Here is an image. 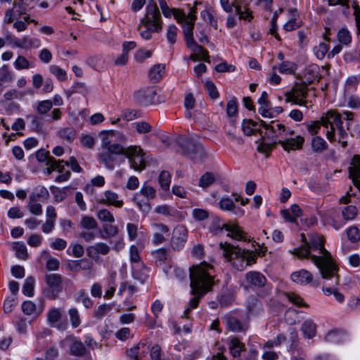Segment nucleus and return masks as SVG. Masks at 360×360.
<instances>
[{"instance_id": "nucleus-1", "label": "nucleus", "mask_w": 360, "mask_h": 360, "mask_svg": "<svg viewBox=\"0 0 360 360\" xmlns=\"http://www.w3.org/2000/svg\"><path fill=\"white\" fill-rule=\"evenodd\" d=\"M213 272V266L206 262L190 268V285L193 297L190 300L188 307L184 311L186 317H188L193 309L198 307L200 298L212 290L214 285Z\"/></svg>"}, {"instance_id": "nucleus-2", "label": "nucleus", "mask_w": 360, "mask_h": 360, "mask_svg": "<svg viewBox=\"0 0 360 360\" xmlns=\"http://www.w3.org/2000/svg\"><path fill=\"white\" fill-rule=\"evenodd\" d=\"M309 255L311 262L318 267L322 277H327L328 271L335 274L337 266L330 253L324 248L323 236L318 233L309 235Z\"/></svg>"}, {"instance_id": "nucleus-3", "label": "nucleus", "mask_w": 360, "mask_h": 360, "mask_svg": "<svg viewBox=\"0 0 360 360\" xmlns=\"http://www.w3.org/2000/svg\"><path fill=\"white\" fill-rule=\"evenodd\" d=\"M222 255L238 271L244 270L247 266L256 263L257 255L251 250H242L228 243H220Z\"/></svg>"}, {"instance_id": "nucleus-4", "label": "nucleus", "mask_w": 360, "mask_h": 360, "mask_svg": "<svg viewBox=\"0 0 360 360\" xmlns=\"http://www.w3.org/2000/svg\"><path fill=\"white\" fill-rule=\"evenodd\" d=\"M177 143L181 149V153L193 161H198L205 158L202 145L195 140L181 136L177 139Z\"/></svg>"}, {"instance_id": "nucleus-5", "label": "nucleus", "mask_w": 360, "mask_h": 360, "mask_svg": "<svg viewBox=\"0 0 360 360\" xmlns=\"http://www.w3.org/2000/svg\"><path fill=\"white\" fill-rule=\"evenodd\" d=\"M260 126L265 129L263 131L259 129V132L263 138H267L271 140H276L277 138L283 139L288 135H293L294 131L285 127L283 124L272 121L270 124L259 120Z\"/></svg>"}, {"instance_id": "nucleus-6", "label": "nucleus", "mask_w": 360, "mask_h": 360, "mask_svg": "<svg viewBox=\"0 0 360 360\" xmlns=\"http://www.w3.org/2000/svg\"><path fill=\"white\" fill-rule=\"evenodd\" d=\"M224 229L227 232V236L238 240H250L247 233H245L241 227L236 224H222L219 218H214L210 231L214 235L219 233Z\"/></svg>"}, {"instance_id": "nucleus-7", "label": "nucleus", "mask_w": 360, "mask_h": 360, "mask_svg": "<svg viewBox=\"0 0 360 360\" xmlns=\"http://www.w3.org/2000/svg\"><path fill=\"white\" fill-rule=\"evenodd\" d=\"M156 197V190L151 186L143 185L140 191L133 196V201L143 213L147 214L151 210L150 201Z\"/></svg>"}, {"instance_id": "nucleus-8", "label": "nucleus", "mask_w": 360, "mask_h": 360, "mask_svg": "<svg viewBox=\"0 0 360 360\" xmlns=\"http://www.w3.org/2000/svg\"><path fill=\"white\" fill-rule=\"evenodd\" d=\"M200 4V3L195 1L188 15H186L184 12H183V18L179 20H176L182 27L186 44H194L193 29L195 21L197 18V6Z\"/></svg>"}, {"instance_id": "nucleus-9", "label": "nucleus", "mask_w": 360, "mask_h": 360, "mask_svg": "<svg viewBox=\"0 0 360 360\" xmlns=\"http://www.w3.org/2000/svg\"><path fill=\"white\" fill-rule=\"evenodd\" d=\"M124 155L128 158L130 167L135 171L141 172L146 168L145 153L139 146L124 148Z\"/></svg>"}, {"instance_id": "nucleus-10", "label": "nucleus", "mask_w": 360, "mask_h": 360, "mask_svg": "<svg viewBox=\"0 0 360 360\" xmlns=\"http://www.w3.org/2000/svg\"><path fill=\"white\" fill-rule=\"evenodd\" d=\"M141 23L149 29L156 30V32L162 30V18L155 4L150 3L147 6L145 16L141 19Z\"/></svg>"}, {"instance_id": "nucleus-11", "label": "nucleus", "mask_w": 360, "mask_h": 360, "mask_svg": "<svg viewBox=\"0 0 360 360\" xmlns=\"http://www.w3.org/2000/svg\"><path fill=\"white\" fill-rule=\"evenodd\" d=\"M124 147L115 146L112 148L103 149L98 154V159L101 164L105 165L108 169L112 170L118 164L117 155H124Z\"/></svg>"}, {"instance_id": "nucleus-12", "label": "nucleus", "mask_w": 360, "mask_h": 360, "mask_svg": "<svg viewBox=\"0 0 360 360\" xmlns=\"http://www.w3.org/2000/svg\"><path fill=\"white\" fill-rule=\"evenodd\" d=\"M308 88L305 84L295 83L291 90L285 93V102L299 105H306Z\"/></svg>"}, {"instance_id": "nucleus-13", "label": "nucleus", "mask_w": 360, "mask_h": 360, "mask_svg": "<svg viewBox=\"0 0 360 360\" xmlns=\"http://www.w3.org/2000/svg\"><path fill=\"white\" fill-rule=\"evenodd\" d=\"M338 272V267L335 266V274H332V272L328 271L327 277H322L326 280L322 290L326 295L329 296L333 295L335 300L338 302L342 303L345 300V296L336 289V286L339 284V276Z\"/></svg>"}, {"instance_id": "nucleus-14", "label": "nucleus", "mask_w": 360, "mask_h": 360, "mask_svg": "<svg viewBox=\"0 0 360 360\" xmlns=\"http://www.w3.org/2000/svg\"><path fill=\"white\" fill-rule=\"evenodd\" d=\"M31 9L30 4L24 0H15L13 8L5 11L3 22L8 25L12 23L15 18H20L22 15Z\"/></svg>"}, {"instance_id": "nucleus-15", "label": "nucleus", "mask_w": 360, "mask_h": 360, "mask_svg": "<svg viewBox=\"0 0 360 360\" xmlns=\"http://www.w3.org/2000/svg\"><path fill=\"white\" fill-rule=\"evenodd\" d=\"M45 281L49 289L44 290L46 297L55 300L62 291L63 278L58 274H50L45 276Z\"/></svg>"}, {"instance_id": "nucleus-16", "label": "nucleus", "mask_w": 360, "mask_h": 360, "mask_svg": "<svg viewBox=\"0 0 360 360\" xmlns=\"http://www.w3.org/2000/svg\"><path fill=\"white\" fill-rule=\"evenodd\" d=\"M157 95L154 87H146L138 90L134 94V99L140 105L148 106L154 103Z\"/></svg>"}, {"instance_id": "nucleus-17", "label": "nucleus", "mask_w": 360, "mask_h": 360, "mask_svg": "<svg viewBox=\"0 0 360 360\" xmlns=\"http://www.w3.org/2000/svg\"><path fill=\"white\" fill-rule=\"evenodd\" d=\"M245 283L243 284L245 290H248L250 288H262L264 287L266 283V277L259 271H249L245 275Z\"/></svg>"}, {"instance_id": "nucleus-18", "label": "nucleus", "mask_w": 360, "mask_h": 360, "mask_svg": "<svg viewBox=\"0 0 360 360\" xmlns=\"http://www.w3.org/2000/svg\"><path fill=\"white\" fill-rule=\"evenodd\" d=\"M63 311L58 308H51L47 313V321L51 327L60 330H65L68 328L66 321H62Z\"/></svg>"}, {"instance_id": "nucleus-19", "label": "nucleus", "mask_w": 360, "mask_h": 360, "mask_svg": "<svg viewBox=\"0 0 360 360\" xmlns=\"http://www.w3.org/2000/svg\"><path fill=\"white\" fill-rule=\"evenodd\" d=\"M188 238V231L183 226L176 227L173 232L171 245L174 250H179L182 249Z\"/></svg>"}, {"instance_id": "nucleus-20", "label": "nucleus", "mask_w": 360, "mask_h": 360, "mask_svg": "<svg viewBox=\"0 0 360 360\" xmlns=\"http://www.w3.org/2000/svg\"><path fill=\"white\" fill-rule=\"evenodd\" d=\"M304 139L301 136H297L295 138H289L285 136L283 139H278V143L280 144L285 150H296L302 148Z\"/></svg>"}, {"instance_id": "nucleus-21", "label": "nucleus", "mask_w": 360, "mask_h": 360, "mask_svg": "<svg viewBox=\"0 0 360 360\" xmlns=\"http://www.w3.org/2000/svg\"><path fill=\"white\" fill-rule=\"evenodd\" d=\"M12 45L20 49H30L32 47L38 48L40 46V41L29 36H23L20 39L15 38L12 41Z\"/></svg>"}, {"instance_id": "nucleus-22", "label": "nucleus", "mask_w": 360, "mask_h": 360, "mask_svg": "<svg viewBox=\"0 0 360 360\" xmlns=\"http://www.w3.org/2000/svg\"><path fill=\"white\" fill-rule=\"evenodd\" d=\"M99 202L105 205H112L115 207H122L124 202L120 199L117 193L115 192L108 190L103 193V197L99 200Z\"/></svg>"}, {"instance_id": "nucleus-23", "label": "nucleus", "mask_w": 360, "mask_h": 360, "mask_svg": "<svg viewBox=\"0 0 360 360\" xmlns=\"http://www.w3.org/2000/svg\"><path fill=\"white\" fill-rule=\"evenodd\" d=\"M188 48H189L193 53L191 55V59L192 60H202L205 62H209V53L207 50L204 49L201 46L198 45L194 40L193 44H186Z\"/></svg>"}, {"instance_id": "nucleus-24", "label": "nucleus", "mask_w": 360, "mask_h": 360, "mask_svg": "<svg viewBox=\"0 0 360 360\" xmlns=\"http://www.w3.org/2000/svg\"><path fill=\"white\" fill-rule=\"evenodd\" d=\"M117 133L113 131H103L101 132L100 137L101 139V148L103 149L112 148L115 146H122V145L114 143Z\"/></svg>"}, {"instance_id": "nucleus-25", "label": "nucleus", "mask_w": 360, "mask_h": 360, "mask_svg": "<svg viewBox=\"0 0 360 360\" xmlns=\"http://www.w3.org/2000/svg\"><path fill=\"white\" fill-rule=\"evenodd\" d=\"M110 250V247L106 243L99 242L89 246L86 248V253L89 257L95 258L98 255H106Z\"/></svg>"}, {"instance_id": "nucleus-26", "label": "nucleus", "mask_w": 360, "mask_h": 360, "mask_svg": "<svg viewBox=\"0 0 360 360\" xmlns=\"http://www.w3.org/2000/svg\"><path fill=\"white\" fill-rule=\"evenodd\" d=\"M290 277L293 282L300 285H307L311 282L313 278L311 274L305 269L293 272Z\"/></svg>"}, {"instance_id": "nucleus-27", "label": "nucleus", "mask_w": 360, "mask_h": 360, "mask_svg": "<svg viewBox=\"0 0 360 360\" xmlns=\"http://www.w3.org/2000/svg\"><path fill=\"white\" fill-rule=\"evenodd\" d=\"M301 240L303 245L300 248H294L292 250H290V252L301 259L308 258L309 247V241L307 240L304 233L301 234Z\"/></svg>"}, {"instance_id": "nucleus-28", "label": "nucleus", "mask_w": 360, "mask_h": 360, "mask_svg": "<svg viewBox=\"0 0 360 360\" xmlns=\"http://www.w3.org/2000/svg\"><path fill=\"white\" fill-rule=\"evenodd\" d=\"M226 327L229 330L235 332H244L248 329V326L242 323L238 319L229 316L226 319Z\"/></svg>"}, {"instance_id": "nucleus-29", "label": "nucleus", "mask_w": 360, "mask_h": 360, "mask_svg": "<svg viewBox=\"0 0 360 360\" xmlns=\"http://www.w3.org/2000/svg\"><path fill=\"white\" fill-rule=\"evenodd\" d=\"M245 345L238 338H231L229 342V350L234 357H238L242 351L245 350Z\"/></svg>"}, {"instance_id": "nucleus-30", "label": "nucleus", "mask_w": 360, "mask_h": 360, "mask_svg": "<svg viewBox=\"0 0 360 360\" xmlns=\"http://www.w3.org/2000/svg\"><path fill=\"white\" fill-rule=\"evenodd\" d=\"M165 73V65L156 64L149 70L148 77L153 82H159Z\"/></svg>"}, {"instance_id": "nucleus-31", "label": "nucleus", "mask_w": 360, "mask_h": 360, "mask_svg": "<svg viewBox=\"0 0 360 360\" xmlns=\"http://www.w3.org/2000/svg\"><path fill=\"white\" fill-rule=\"evenodd\" d=\"M266 139V138H263L262 136L261 141L257 146V151L260 153L264 154L265 156L268 158L270 155V153L272 149L275 147L276 144L278 143V141L272 140V142L266 143L265 141Z\"/></svg>"}, {"instance_id": "nucleus-32", "label": "nucleus", "mask_w": 360, "mask_h": 360, "mask_svg": "<svg viewBox=\"0 0 360 360\" xmlns=\"http://www.w3.org/2000/svg\"><path fill=\"white\" fill-rule=\"evenodd\" d=\"M58 134L60 139L68 141V143H72L77 136L76 130L71 127L60 129Z\"/></svg>"}, {"instance_id": "nucleus-33", "label": "nucleus", "mask_w": 360, "mask_h": 360, "mask_svg": "<svg viewBox=\"0 0 360 360\" xmlns=\"http://www.w3.org/2000/svg\"><path fill=\"white\" fill-rule=\"evenodd\" d=\"M345 333L340 330H333L328 333L325 337V340L330 343H340L343 341Z\"/></svg>"}, {"instance_id": "nucleus-34", "label": "nucleus", "mask_w": 360, "mask_h": 360, "mask_svg": "<svg viewBox=\"0 0 360 360\" xmlns=\"http://www.w3.org/2000/svg\"><path fill=\"white\" fill-rule=\"evenodd\" d=\"M14 76L10 70L8 65H4L0 68V84L13 82Z\"/></svg>"}, {"instance_id": "nucleus-35", "label": "nucleus", "mask_w": 360, "mask_h": 360, "mask_svg": "<svg viewBox=\"0 0 360 360\" xmlns=\"http://www.w3.org/2000/svg\"><path fill=\"white\" fill-rule=\"evenodd\" d=\"M41 257H45L47 258L46 262V268L49 271H56L58 269L60 264L58 259L51 257L47 250H44L41 252Z\"/></svg>"}, {"instance_id": "nucleus-36", "label": "nucleus", "mask_w": 360, "mask_h": 360, "mask_svg": "<svg viewBox=\"0 0 360 360\" xmlns=\"http://www.w3.org/2000/svg\"><path fill=\"white\" fill-rule=\"evenodd\" d=\"M311 147L314 152L322 153L328 148V144L321 136H314L311 141Z\"/></svg>"}, {"instance_id": "nucleus-37", "label": "nucleus", "mask_w": 360, "mask_h": 360, "mask_svg": "<svg viewBox=\"0 0 360 360\" xmlns=\"http://www.w3.org/2000/svg\"><path fill=\"white\" fill-rule=\"evenodd\" d=\"M316 326L311 320L305 321L302 325V331L308 338H311L316 335Z\"/></svg>"}, {"instance_id": "nucleus-38", "label": "nucleus", "mask_w": 360, "mask_h": 360, "mask_svg": "<svg viewBox=\"0 0 360 360\" xmlns=\"http://www.w3.org/2000/svg\"><path fill=\"white\" fill-rule=\"evenodd\" d=\"M50 189L53 195L55 201L59 202L64 200L67 198V191L69 190V187L59 188L56 186H51Z\"/></svg>"}, {"instance_id": "nucleus-39", "label": "nucleus", "mask_w": 360, "mask_h": 360, "mask_svg": "<svg viewBox=\"0 0 360 360\" xmlns=\"http://www.w3.org/2000/svg\"><path fill=\"white\" fill-rule=\"evenodd\" d=\"M158 181L162 190L169 191L171 183L170 173L167 171H162L159 175Z\"/></svg>"}, {"instance_id": "nucleus-40", "label": "nucleus", "mask_w": 360, "mask_h": 360, "mask_svg": "<svg viewBox=\"0 0 360 360\" xmlns=\"http://www.w3.org/2000/svg\"><path fill=\"white\" fill-rule=\"evenodd\" d=\"M70 349L71 354L77 356H82L86 353V348L83 343L76 340L72 342Z\"/></svg>"}, {"instance_id": "nucleus-41", "label": "nucleus", "mask_w": 360, "mask_h": 360, "mask_svg": "<svg viewBox=\"0 0 360 360\" xmlns=\"http://www.w3.org/2000/svg\"><path fill=\"white\" fill-rule=\"evenodd\" d=\"M358 214V210L354 205H347L342 208V216L345 220H353Z\"/></svg>"}, {"instance_id": "nucleus-42", "label": "nucleus", "mask_w": 360, "mask_h": 360, "mask_svg": "<svg viewBox=\"0 0 360 360\" xmlns=\"http://www.w3.org/2000/svg\"><path fill=\"white\" fill-rule=\"evenodd\" d=\"M68 315L72 327L73 328L79 327L81 324L82 321L77 309L75 307H72L69 309Z\"/></svg>"}, {"instance_id": "nucleus-43", "label": "nucleus", "mask_w": 360, "mask_h": 360, "mask_svg": "<svg viewBox=\"0 0 360 360\" xmlns=\"http://www.w3.org/2000/svg\"><path fill=\"white\" fill-rule=\"evenodd\" d=\"M214 181V175L212 172H207L200 178L198 186L205 189L210 186Z\"/></svg>"}, {"instance_id": "nucleus-44", "label": "nucleus", "mask_w": 360, "mask_h": 360, "mask_svg": "<svg viewBox=\"0 0 360 360\" xmlns=\"http://www.w3.org/2000/svg\"><path fill=\"white\" fill-rule=\"evenodd\" d=\"M162 14L166 18L174 17L176 20H179L183 18V11L179 8H169L168 6L161 9Z\"/></svg>"}, {"instance_id": "nucleus-45", "label": "nucleus", "mask_w": 360, "mask_h": 360, "mask_svg": "<svg viewBox=\"0 0 360 360\" xmlns=\"http://www.w3.org/2000/svg\"><path fill=\"white\" fill-rule=\"evenodd\" d=\"M35 280L33 276H28L24 283L22 292L25 295L32 297L34 295Z\"/></svg>"}, {"instance_id": "nucleus-46", "label": "nucleus", "mask_w": 360, "mask_h": 360, "mask_svg": "<svg viewBox=\"0 0 360 360\" xmlns=\"http://www.w3.org/2000/svg\"><path fill=\"white\" fill-rule=\"evenodd\" d=\"M27 208L30 212L34 215H41L42 214V206L34 200V195H30Z\"/></svg>"}, {"instance_id": "nucleus-47", "label": "nucleus", "mask_w": 360, "mask_h": 360, "mask_svg": "<svg viewBox=\"0 0 360 360\" xmlns=\"http://www.w3.org/2000/svg\"><path fill=\"white\" fill-rule=\"evenodd\" d=\"M118 233V228L111 224H105L103 226V232L101 237L103 239H108L115 236Z\"/></svg>"}, {"instance_id": "nucleus-48", "label": "nucleus", "mask_w": 360, "mask_h": 360, "mask_svg": "<svg viewBox=\"0 0 360 360\" xmlns=\"http://www.w3.org/2000/svg\"><path fill=\"white\" fill-rule=\"evenodd\" d=\"M77 302H82L83 305L89 309L92 307L94 302L91 298L88 296L85 290L82 289L77 292V297L76 298Z\"/></svg>"}, {"instance_id": "nucleus-49", "label": "nucleus", "mask_w": 360, "mask_h": 360, "mask_svg": "<svg viewBox=\"0 0 360 360\" xmlns=\"http://www.w3.org/2000/svg\"><path fill=\"white\" fill-rule=\"evenodd\" d=\"M30 195H34L36 200L39 199L47 200L49 197V193L44 186H37Z\"/></svg>"}, {"instance_id": "nucleus-50", "label": "nucleus", "mask_w": 360, "mask_h": 360, "mask_svg": "<svg viewBox=\"0 0 360 360\" xmlns=\"http://www.w3.org/2000/svg\"><path fill=\"white\" fill-rule=\"evenodd\" d=\"M200 16L205 22L209 24L214 29H217V20L214 17L210 11L207 10H203L200 13Z\"/></svg>"}, {"instance_id": "nucleus-51", "label": "nucleus", "mask_w": 360, "mask_h": 360, "mask_svg": "<svg viewBox=\"0 0 360 360\" xmlns=\"http://www.w3.org/2000/svg\"><path fill=\"white\" fill-rule=\"evenodd\" d=\"M329 45L325 43H320L314 48V52L316 58L319 60L323 59L326 53H328Z\"/></svg>"}, {"instance_id": "nucleus-52", "label": "nucleus", "mask_w": 360, "mask_h": 360, "mask_svg": "<svg viewBox=\"0 0 360 360\" xmlns=\"http://www.w3.org/2000/svg\"><path fill=\"white\" fill-rule=\"evenodd\" d=\"M50 72L54 75L60 81H65L67 79L66 72L60 68L59 66L56 65H51L49 66Z\"/></svg>"}, {"instance_id": "nucleus-53", "label": "nucleus", "mask_w": 360, "mask_h": 360, "mask_svg": "<svg viewBox=\"0 0 360 360\" xmlns=\"http://www.w3.org/2000/svg\"><path fill=\"white\" fill-rule=\"evenodd\" d=\"M112 309L110 304H103L96 308L94 311V316L97 319H103Z\"/></svg>"}, {"instance_id": "nucleus-54", "label": "nucleus", "mask_w": 360, "mask_h": 360, "mask_svg": "<svg viewBox=\"0 0 360 360\" xmlns=\"http://www.w3.org/2000/svg\"><path fill=\"white\" fill-rule=\"evenodd\" d=\"M81 226L85 229L91 230L97 227V222L92 217L84 216L80 222Z\"/></svg>"}, {"instance_id": "nucleus-55", "label": "nucleus", "mask_w": 360, "mask_h": 360, "mask_svg": "<svg viewBox=\"0 0 360 360\" xmlns=\"http://www.w3.org/2000/svg\"><path fill=\"white\" fill-rule=\"evenodd\" d=\"M65 162L64 160H56L54 158H49L46 165L52 168V170L58 171L60 173H63L64 165Z\"/></svg>"}, {"instance_id": "nucleus-56", "label": "nucleus", "mask_w": 360, "mask_h": 360, "mask_svg": "<svg viewBox=\"0 0 360 360\" xmlns=\"http://www.w3.org/2000/svg\"><path fill=\"white\" fill-rule=\"evenodd\" d=\"M145 345L144 343L140 342L134 347L127 350V355L129 358V360H140L139 357V349L141 347Z\"/></svg>"}, {"instance_id": "nucleus-57", "label": "nucleus", "mask_w": 360, "mask_h": 360, "mask_svg": "<svg viewBox=\"0 0 360 360\" xmlns=\"http://www.w3.org/2000/svg\"><path fill=\"white\" fill-rule=\"evenodd\" d=\"M338 39L340 43L347 45L351 42L352 37L347 29L342 28L338 32Z\"/></svg>"}, {"instance_id": "nucleus-58", "label": "nucleus", "mask_w": 360, "mask_h": 360, "mask_svg": "<svg viewBox=\"0 0 360 360\" xmlns=\"http://www.w3.org/2000/svg\"><path fill=\"white\" fill-rule=\"evenodd\" d=\"M219 205L220 209L224 211H232L236 208L233 200L228 197L222 198L219 202Z\"/></svg>"}, {"instance_id": "nucleus-59", "label": "nucleus", "mask_w": 360, "mask_h": 360, "mask_svg": "<svg viewBox=\"0 0 360 360\" xmlns=\"http://www.w3.org/2000/svg\"><path fill=\"white\" fill-rule=\"evenodd\" d=\"M285 295L290 302L297 307H308V305L303 302V300L294 292H286Z\"/></svg>"}, {"instance_id": "nucleus-60", "label": "nucleus", "mask_w": 360, "mask_h": 360, "mask_svg": "<svg viewBox=\"0 0 360 360\" xmlns=\"http://www.w3.org/2000/svg\"><path fill=\"white\" fill-rule=\"evenodd\" d=\"M53 103L50 100H45L38 103L37 111L41 115L46 114L52 108Z\"/></svg>"}, {"instance_id": "nucleus-61", "label": "nucleus", "mask_w": 360, "mask_h": 360, "mask_svg": "<svg viewBox=\"0 0 360 360\" xmlns=\"http://www.w3.org/2000/svg\"><path fill=\"white\" fill-rule=\"evenodd\" d=\"M235 13L236 15L239 16L240 19L250 21L253 18L252 13L249 10V8L245 7V10L243 11L242 7L240 4L237 7H236Z\"/></svg>"}, {"instance_id": "nucleus-62", "label": "nucleus", "mask_w": 360, "mask_h": 360, "mask_svg": "<svg viewBox=\"0 0 360 360\" xmlns=\"http://www.w3.org/2000/svg\"><path fill=\"white\" fill-rule=\"evenodd\" d=\"M133 125L139 134H146L152 130V127L147 122H136Z\"/></svg>"}, {"instance_id": "nucleus-63", "label": "nucleus", "mask_w": 360, "mask_h": 360, "mask_svg": "<svg viewBox=\"0 0 360 360\" xmlns=\"http://www.w3.org/2000/svg\"><path fill=\"white\" fill-rule=\"evenodd\" d=\"M347 235L352 243H356L360 240V231L356 226L349 227L347 231Z\"/></svg>"}, {"instance_id": "nucleus-64", "label": "nucleus", "mask_w": 360, "mask_h": 360, "mask_svg": "<svg viewBox=\"0 0 360 360\" xmlns=\"http://www.w3.org/2000/svg\"><path fill=\"white\" fill-rule=\"evenodd\" d=\"M98 218L102 221H108L112 223L115 221V218L112 214L107 209H102L98 212Z\"/></svg>"}]
</instances>
